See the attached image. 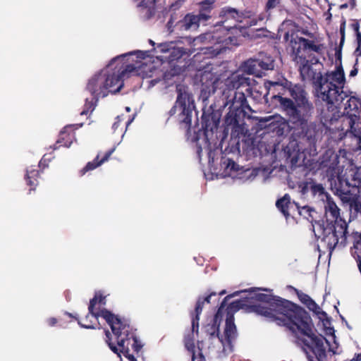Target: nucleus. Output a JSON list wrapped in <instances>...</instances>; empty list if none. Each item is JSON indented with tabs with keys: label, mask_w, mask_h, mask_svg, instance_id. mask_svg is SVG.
Instances as JSON below:
<instances>
[{
	"label": "nucleus",
	"mask_w": 361,
	"mask_h": 361,
	"mask_svg": "<svg viewBox=\"0 0 361 361\" xmlns=\"http://www.w3.org/2000/svg\"><path fill=\"white\" fill-rule=\"evenodd\" d=\"M294 60L299 65L302 80L312 82L316 86L318 98L336 106L342 103L347 94L343 90L345 78L341 66L323 76L321 73L322 64L317 59L312 58L309 61L302 56H295Z\"/></svg>",
	"instance_id": "1"
},
{
	"label": "nucleus",
	"mask_w": 361,
	"mask_h": 361,
	"mask_svg": "<svg viewBox=\"0 0 361 361\" xmlns=\"http://www.w3.org/2000/svg\"><path fill=\"white\" fill-rule=\"evenodd\" d=\"M135 54V51L112 59L99 73L95 74L87 85V90L96 101L109 93L118 92L124 85V80L135 71V65L128 56Z\"/></svg>",
	"instance_id": "2"
},
{
	"label": "nucleus",
	"mask_w": 361,
	"mask_h": 361,
	"mask_svg": "<svg viewBox=\"0 0 361 361\" xmlns=\"http://www.w3.org/2000/svg\"><path fill=\"white\" fill-rule=\"evenodd\" d=\"M256 312L277 324L286 326L296 336L317 338L309 314L300 307L284 300L272 303L270 307H257Z\"/></svg>",
	"instance_id": "3"
},
{
	"label": "nucleus",
	"mask_w": 361,
	"mask_h": 361,
	"mask_svg": "<svg viewBox=\"0 0 361 361\" xmlns=\"http://www.w3.org/2000/svg\"><path fill=\"white\" fill-rule=\"evenodd\" d=\"M200 82V96L203 100L207 99L211 94L219 90L225 100L224 106L252 111L245 94L235 91L240 87L250 85V79L244 74L235 73L226 79L221 80L214 73L205 71L201 75Z\"/></svg>",
	"instance_id": "4"
},
{
	"label": "nucleus",
	"mask_w": 361,
	"mask_h": 361,
	"mask_svg": "<svg viewBox=\"0 0 361 361\" xmlns=\"http://www.w3.org/2000/svg\"><path fill=\"white\" fill-rule=\"evenodd\" d=\"M266 87L269 92L275 87H283L288 91L292 99L284 97L280 94L273 96V99L279 102L281 111L288 118H303L307 114H312L314 105L309 99L308 94L302 85L293 84L288 81H286L284 84L268 81L266 82Z\"/></svg>",
	"instance_id": "5"
},
{
	"label": "nucleus",
	"mask_w": 361,
	"mask_h": 361,
	"mask_svg": "<svg viewBox=\"0 0 361 361\" xmlns=\"http://www.w3.org/2000/svg\"><path fill=\"white\" fill-rule=\"evenodd\" d=\"M295 344L308 361H326L328 354L339 355L342 352L337 340H295Z\"/></svg>",
	"instance_id": "6"
},
{
	"label": "nucleus",
	"mask_w": 361,
	"mask_h": 361,
	"mask_svg": "<svg viewBox=\"0 0 361 361\" xmlns=\"http://www.w3.org/2000/svg\"><path fill=\"white\" fill-rule=\"evenodd\" d=\"M322 231V242L325 243L330 253L338 244L344 246L346 240L347 224L345 221H338V225L327 224L326 226L319 225Z\"/></svg>",
	"instance_id": "7"
},
{
	"label": "nucleus",
	"mask_w": 361,
	"mask_h": 361,
	"mask_svg": "<svg viewBox=\"0 0 361 361\" xmlns=\"http://www.w3.org/2000/svg\"><path fill=\"white\" fill-rule=\"evenodd\" d=\"M178 97L171 113L179 112V119L187 124L191 123L192 111L194 107L192 97L182 85L177 86Z\"/></svg>",
	"instance_id": "8"
},
{
	"label": "nucleus",
	"mask_w": 361,
	"mask_h": 361,
	"mask_svg": "<svg viewBox=\"0 0 361 361\" xmlns=\"http://www.w3.org/2000/svg\"><path fill=\"white\" fill-rule=\"evenodd\" d=\"M220 32L216 30V32H207L194 38V45L202 44L207 45L204 48L207 49H212V51L215 54H218L227 47L229 42H231V37H222Z\"/></svg>",
	"instance_id": "9"
},
{
	"label": "nucleus",
	"mask_w": 361,
	"mask_h": 361,
	"mask_svg": "<svg viewBox=\"0 0 361 361\" xmlns=\"http://www.w3.org/2000/svg\"><path fill=\"white\" fill-rule=\"evenodd\" d=\"M97 316H100L106 320L116 336L120 337L125 335L126 338H135L133 335L129 337L130 325L127 320L119 317L105 308L99 310Z\"/></svg>",
	"instance_id": "10"
},
{
	"label": "nucleus",
	"mask_w": 361,
	"mask_h": 361,
	"mask_svg": "<svg viewBox=\"0 0 361 361\" xmlns=\"http://www.w3.org/2000/svg\"><path fill=\"white\" fill-rule=\"evenodd\" d=\"M311 116L312 114H307L303 118L288 119L296 128L301 130L302 136L312 145L317 142L321 133L315 123L309 121Z\"/></svg>",
	"instance_id": "11"
},
{
	"label": "nucleus",
	"mask_w": 361,
	"mask_h": 361,
	"mask_svg": "<svg viewBox=\"0 0 361 361\" xmlns=\"http://www.w3.org/2000/svg\"><path fill=\"white\" fill-rule=\"evenodd\" d=\"M338 156L331 150H328L323 155L320 166L322 169H326V176L331 180L337 178L338 181L343 179V167L339 164Z\"/></svg>",
	"instance_id": "12"
},
{
	"label": "nucleus",
	"mask_w": 361,
	"mask_h": 361,
	"mask_svg": "<svg viewBox=\"0 0 361 361\" xmlns=\"http://www.w3.org/2000/svg\"><path fill=\"white\" fill-rule=\"evenodd\" d=\"M219 17L222 19L221 23L224 27L221 32H225L235 27L237 23L242 22L245 19V13L234 8L227 6L221 9Z\"/></svg>",
	"instance_id": "13"
},
{
	"label": "nucleus",
	"mask_w": 361,
	"mask_h": 361,
	"mask_svg": "<svg viewBox=\"0 0 361 361\" xmlns=\"http://www.w3.org/2000/svg\"><path fill=\"white\" fill-rule=\"evenodd\" d=\"M347 93L346 92H345ZM347 96L343 99L342 103L338 106L336 104L326 102L328 104H332L335 106V109H337V112L340 111V109L343 107V111L341 112L343 114V118L344 117H353V114L360 115L361 114V102L358 100L354 96Z\"/></svg>",
	"instance_id": "14"
},
{
	"label": "nucleus",
	"mask_w": 361,
	"mask_h": 361,
	"mask_svg": "<svg viewBox=\"0 0 361 361\" xmlns=\"http://www.w3.org/2000/svg\"><path fill=\"white\" fill-rule=\"evenodd\" d=\"M209 18V15L205 13H200L197 15L188 13L180 21V28L185 31L197 30L200 23L206 22Z\"/></svg>",
	"instance_id": "15"
},
{
	"label": "nucleus",
	"mask_w": 361,
	"mask_h": 361,
	"mask_svg": "<svg viewBox=\"0 0 361 361\" xmlns=\"http://www.w3.org/2000/svg\"><path fill=\"white\" fill-rule=\"evenodd\" d=\"M290 44L295 56H300L301 49L305 50L308 49L317 53H320L322 49V45L317 44L314 42L308 40L303 37H294L290 40Z\"/></svg>",
	"instance_id": "16"
},
{
	"label": "nucleus",
	"mask_w": 361,
	"mask_h": 361,
	"mask_svg": "<svg viewBox=\"0 0 361 361\" xmlns=\"http://www.w3.org/2000/svg\"><path fill=\"white\" fill-rule=\"evenodd\" d=\"M324 208L327 224L338 225V221H343L340 218L339 208L329 195H326Z\"/></svg>",
	"instance_id": "17"
},
{
	"label": "nucleus",
	"mask_w": 361,
	"mask_h": 361,
	"mask_svg": "<svg viewBox=\"0 0 361 361\" xmlns=\"http://www.w3.org/2000/svg\"><path fill=\"white\" fill-rule=\"evenodd\" d=\"M185 346L188 351L191 353V361H206V359L202 352L203 346L202 340H186Z\"/></svg>",
	"instance_id": "18"
},
{
	"label": "nucleus",
	"mask_w": 361,
	"mask_h": 361,
	"mask_svg": "<svg viewBox=\"0 0 361 361\" xmlns=\"http://www.w3.org/2000/svg\"><path fill=\"white\" fill-rule=\"evenodd\" d=\"M350 173L353 182L350 185L357 188L358 195L356 198L355 197H345V201L349 202L351 207L355 204L356 209H358V204H360V198H361V171L357 169L356 170H351Z\"/></svg>",
	"instance_id": "19"
},
{
	"label": "nucleus",
	"mask_w": 361,
	"mask_h": 361,
	"mask_svg": "<svg viewBox=\"0 0 361 361\" xmlns=\"http://www.w3.org/2000/svg\"><path fill=\"white\" fill-rule=\"evenodd\" d=\"M353 117H344L342 118V121L348 125L350 133L359 138V147L361 148V116L357 114H353Z\"/></svg>",
	"instance_id": "20"
},
{
	"label": "nucleus",
	"mask_w": 361,
	"mask_h": 361,
	"mask_svg": "<svg viewBox=\"0 0 361 361\" xmlns=\"http://www.w3.org/2000/svg\"><path fill=\"white\" fill-rule=\"evenodd\" d=\"M114 152V148H111L105 152L104 156L100 158L101 154L99 153L94 159L92 161H89L85 167H83L80 173L81 176L85 175L87 171H92L101 166L105 161H108L112 153Z\"/></svg>",
	"instance_id": "21"
},
{
	"label": "nucleus",
	"mask_w": 361,
	"mask_h": 361,
	"mask_svg": "<svg viewBox=\"0 0 361 361\" xmlns=\"http://www.w3.org/2000/svg\"><path fill=\"white\" fill-rule=\"evenodd\" d=\"M216 295L215 293H212L203 299L202 298L198 299L197 304H196L195 310V316L192 317V330L193 332H195V331L197 332V331H198L199 319H200L199 317H200V314L202 313L204 303L205 302L209 303L210 302L211 297L212 295Z\"/></svg>",
	"instance_id": "22"
},
{
	"label": "nucleus",
	"mask_w": 361,
	"mask_h": 361,
	"mask_svg": "<svg viewBox=\"0 0 361 361\" xmlns=\"http://www.w3.org/2000/svg\"><path fill=\"white\" fill-rule=\"evenodd\" d=\"M295 203L291 202L290 197L286 194L283 197L278 200L276 205L281 212L287 218L290 215V210L293 207Z\"/></svg>",
	"instance_id": "23"
},
{
	"label": "nucleus",
	"mask_w": 361,
	"mask_h": 361,
	"mask_svg": "<svg viewBox=\"0 0 361 361\" xmlns=\"http://www.w3.org/2000/svg\"><path fill=\"white\" fill-rule=\"evenodd\" d=\"M215 346L219 357H225L231 354L233 350L232 340H216Z\"/></svg>",
	"instance_id": "24"
},
{
	"label": "nucleus",
	"mask_w": 361,
	"mask_h": 361,
	"mask_svg": "<svg viewBox=\"0 0 361 361\" xmlns=\"http://www.w3.org/2000/svg\"><path fill=\"white\" fill-rule=\"evenodd\" d=\"M269 14L267 13V11L262 12L253 16L250 15V13H245V18H249V20L247 22V25L249 27L264 25L269 18Z\"/></svg>",
	"instance_id": "25"
},
{
	"label": "nucleus",
	"mask_w": 361,
	"mask_h": 361,
	"mask_svg": "<svg viewBox=\"0 0 361 361\" xmlns=\"http://www.w3.org/2000/svg\"><path fill=\"white\" fill-rule=\"evenodd\" d=\"M243 69L248 74L255 75L257 77L262 76L258 59H250L247 60L244 63Z\"/></svg>",
	"instance_id": "26"
},
{
	"label": "nucleus",
	"mask_w": 361,
	"mask_h": 361,
	"mask_svg": "<svg viewBox=\"0 0 361 361\" xmlns=\"http://www.w3.org/2000/svg\"><path fill=\"white\" fill-rule=\"evenodd\" d=\"M73 133H68L65 130H61L58 140L54 145V149L56 150L61 146L69 147L73 142Z\"/></svg>",
	"instance_id": "27"
},
{
	"label": "nucleus",
	"mask_w": 361,
	"mask_h": 361,
	"mask_svg": "<svg viewBox=\"0 0 361 361\" xmlns=\"http://www.w3.org/2000/svg\"><path fill=\"white\" fill-rule=\"evenodd\" d=\"M224 335L225 338H234L238 336L236 326L234 324V317L231 314L228 315L226 319Z\"/></svg>",
	"instance_id": "28"
},
{
	"label": "nucleus",
	"mask_w": 361,
	"mask_h": 361,
	"mask_svg": "<svg viewBox=\"0 0 361 361\" xmlns=\"http://www.w3.org/2000/svg\"><path fill=\"white\" fill-rule=\"evenodd\" d=\"M97 303L101 304V305H105L106 304V298L105 296H103L101 293H96L93 298H92L90 301V305L88 307L89 313L97 319L99 316H97V314L99 312H95L94 311V307L97 305Z\"/></svg>",
	"instance_id": "29"
},
{
	"label": "nucleus",
	"mask_w": 361,
	"mask_h": 361,
	"mask_svg": "<svg viewBox=\"0 0 361 361\" xmlns=\"http://www.w3.org/2000/svg\"><path fill=\"white\" fill-rule=\"evenodd\" d=\"M39 176V171L37 169L27 170L25 175V180L27 184L30 186V190H35L38 184V178Z\"/></svg>",
	"instance_id": "30"
},
{
	"label": "nucleus",
	"mask_w": 361,
	"mask_h": 361,
	"mask_svg": "<svg viewBox=\"0 0 361 361\" xmlns=\"http://www.w3.org/2000/svg\"><path fill=\"white\" fill-rule=\"evenodd\" d=\"M259 63L260 72L262 70H272L274 68V61L270 58L267 57L264 60L258 59Z\"/></svg>",
	"instance_id": "31"
},
{
	"label": "nucleus",
	"mask_w": 361,
	"mask_h": 361,
	"mask_svg": "<svg viewBox=\"0 0 361 361\" xmlns=\"http://www.w3.org/2000/svg\"><path fill=\"white\" fill-rule=\"evenodd\" d=\"M129 340H121L118 342V345L121 348L120 351L130 361H135V357L133 354L129 353V350L128 348L125 347L126 341H128Z\"/></svg>",
	"instance_id": "32"
},
{
	"label": "nucleus",
	"mask_w": 361,
	"mask_h": 361,
	"mask_svg": "<svg viewBox=\"0 0 361 361\" xmlns=\"http://www.w3.org/2000/svg\"><path fill=\"white\" fill-rule=\"evenodd\" d=\"M186 51L183 47H176L175 45L172 50H171L170 58L171 60L177 59L180 58L184 54H185Z\"/></svg>",
	"instance_id": "33"
},
{
	"label": "nucleus",
	"mask_w": 361,
	"mask_h": 361,
	"mask_svg": "<svg viewBox=\"0 0 361 361\" xmlns=\"http://www.w3.org/2000/svg\"><path fill=\"white\" fill-rule=\"evenodd\" d=\"M174 45H175V44L173 42H164V43L159 44L156 49L158 50L157 52H161V53L170 52L171 50H172V49L173 48Z\"/></svg>",
	"instance_id": "34"
},
{
	"label": "nucleus",
	"mask_w": 361,
	"mask_h": 361,
	"mask_svg": "<svg viewBox=\"0 0 361 361\" xmlns=\"http://www.w3.org/2000/svg\"><path fill=\"white\" fill-rule=\"evenodd\" d=\"M255 298L258 300H260V301H265V302H269V304L267 305V307H270V305L272 304V302H270V296L269 295H265V294H263V293H259V294H257L255 295ZM279 300H281V299L280 300H276L275 302H273V303H275V302H277ZM260 305H258V307H259ZM262 307H267V305H261ZM257 307V306H255L254 307V311L257 314H259L257 312H256V308Z\"/></svg>",
	"instance_id": "35"
},
{
	"label": "nucleus",
	"mask_w": 361,
	"mask_h": 361,
	"mask_svg": "<svg viewBox=\"0 0 361 361\" xmlns=\"http://www.w3.org/2000/svg\"><path fill=\"white\" fill-rule=\"evenodd\" d=\"M223 166H225L226 172L225 176H231L230 171L236 170V164L231 159H227L223 161Z\"/></svg>",
	"instance_id": "36"
},
{
	"label": "nucleus",
	"mask_w": 361,
	"mask_h": 361,
	"mask_svg": "<svg viewBox=\"0 0 361 361\" xmlns=\"http://www.w3.org/2000/svg\"><path fill=\"white\" fill-rule=\"evenodd\" d=\"M121 340H106V343L110 348V349L115 353H116L119 357L121 348L118 345V342H119Z\"/></svg>",
	"instance_id": "37"
},
{
	"label": "nucleus",
	"mask_w": 361,
	"mask_h": 361,
	"mask_svg": "<svg viewBox=\"0 0 361 361\" xmlns=\"http://www.w3.org/2000/svg\"><path fill=\"white\" fill-rule=\"evenodd\" d=\"M313 305L314 306L310 305L308 307L310 311L314 312L319 319H323L324 317H326V312H324L315 302H313Z\"/></svg>",
	"instance_id": "38"
},
{
	"label": "nucleus",
	"mask_w": 361,
	"mask_h": 361,
	"mask_svg": "<svg viewBox=\"0 0 361 361\" xmlns=\"http://www.w3.org/2000/svg\"><path fill=\"white\" fill-rule=\"evenodd\" d=\"M313 305L314 306L310 305L308 307L310 311L314 312L319 319H323L324 317H326V312H324L315 302H313Z\"/></svg>",
	"instance_id": "39"
},
{
	"label": "nucleus",
	"mask_w": 361,
	"mask_h": 361,
	"mask_svg": "<svg viewBox=\"0 0 361 361\" xmlns=\"http://www.w3.org/2000/svg\"><path fill=\"white\" fill-rule=\"evenodd\" d=\"M95 104L92 101H89L86 99L85 104L82 111L80 112V115H87L89 112H92L94 109Z\"/></svg>",
	"instance_id": "40"
},
{
	"label": "nucleus",
	"mask_w": 361,
	"mask_h": 361,
	"mask_svg": "<svg viewBox=\"0 0 361 361\" xmlns=\"http://www.w3.org/2000/svg\"><path fill=\"white\" fill-rule=\"evenodd\" d=\"M47 325L50 327L62 326L63 325V319L61 318L49 317L46 321Z\"/></svg>",
	"instance_id": "41"
},
{
	"label": "nucleus",
	"mask_w": 361,
	"mask_h": 361,
	"mask_svg": "<svg viewBox=\"0 0 361 361\" xmlns=\"http://www.w3.org/2000/svg\"><path fill=\"white\" fill-rule=\"evenodd\" d=\"M284 118L282 116H281L280 115L275 114L273 116H269L260 118L259 119V122H269V121H272L273 120H274L275 121L279 123Z\"/></svg>",
	"instance_id": "42"
},
{
	"label": "nucleus",
	"mask_w": 361,
	"mask_h": 361,
	"mask_svg": "<svg viewBox=\"0 0 361 361\" xmlns=\"http://www.w3.org/2000/svg\"><path fill=\"white\" fill-rule=\"evenodd\" d=\"M298 296H299L300 301L303 304H305L307 307V308L310 305L314 306L313 302L314 301L309 295L304 294V293H301Z\"/></svg>",
	"instance_id": "43"
},
{
	"label": "nucleus",
	"mask_w": 361,
	"mask_h": 361,
	"mask_svg": "<svg viewBox=\"0 0 361 361\" xmlns=\"http://www.w3.org/2000/svg\"><path fill=\"white\" fill-rule=\"evenodd\" d=\"M281 3V0H268L266 6H265V11H268L271 9L275 8L277 6L279 5Z\"/></svg>",
	"instance_id": "44"
},
{
	"label": "nucleus",
	"mask_w": 361,
	"mask_h": 361,
	"mask_svg": "<svg viewBox=\"0 0 361 361\" xmlns=\"http://www.w3.org/2000/svg\"><path fill=\"white\" fill-rule=\"evenodd\" d=\"M328 324H329V326H327L326 324H324V323L323 324L324 336H333L334 338H336V336L334 335L335 331H334V328L330 326L329 323Z\"/></svg>",
	"instance_id": "45"
},
{
	"label": "nucleus",
	"mask_w": 361,
	"mask_h": 361,
	"mask_svg": "<svg viewBox=\"0 0 361 361\" xmlns=\"http://www.w3.org/2000/svg\"><path fill=\"white\" fill-rule=\"evenodd\" d=\"M312 192L316 195V194H323L324 188L321 184H314L311 187Z\"/></svg>",
	"instance_id": "46"
},
{
	"label": "nucleus",
	"mask_w": 361,
	"mask_h": 361,
	"mask_svg": "<svg viewBox=\"0 0 361 361\" xmlns=\"http://www.w3.org/2000/svg\"><path fill=\"white\" fill-rule=\"evenodd\" d=\"M355 54L357 56H361V42L357 43V47L356 48V49L355 51Z\"/></svg>",
	"instance_id": "47"
},
{
	"label": "nucleus",
	"mask_w": 361,
	"mask_h": 361,
	"mask_svg": "<svg viewBox=\"0 0 361 361\" xmlns=\"http://www.w3.org/2000/svg\"><path fill=\"white\" fill-rule=\"evenodd\" d=\"M239 293H240V292H239V291H236V292H235L233 295H228V296H226V297L224 298V300L223 302L221 303V306L220 309H221V308L224 305V303H225L226 300L228 298H231V297H233V296L238 295H239Z\"/></svg>",
	"instance_id": "48"
},
{
	"label": "nucleus",
	"mask_w": 361,
	"mask_h": 361,
	"mask_svg": "<svg viewBox=\"0 0 361 361\" xmlns=\"http://www.w3.org/2000/svg\"><path fill=\"white\" fill-rule=\"evenodd\" d=\"M350 361H361V352L355 353L354 357Z\"/></svg>",
	"instance_id": "49"
},
{
	"label": "nucleus",
	"mask_w": 361,
	"mask_h": 361,
	"mask_svg": "<svg viewBox=\"0 0 361 361\" xmlns=\"http://www.w3.org/2000/svg\"><path fill=\"white\" fill-rule=\"evenodd\" d=\"M78 324H79L81 326H82V327H84V328H86V329H93V328H94V326H93L92 324H84V323H82V322H80H80H78Z\"/></svg>",
	"instance_id": "50"
},
{
	"label": "nucleus",
	"mask_w": 361,
	"mask_h": 361,
	"mask_svg": "<svg viewBox=\"0 0 361 361\" xmlns=\"http://www.w3.org/2000/svg\"><path fill=\"white\" fill-rule=\"evenodd\" d=\"M210 5H211V3H209V1H204V2H202V7L203 8H205V9H207V8H209Z\"/></svg>",
	"instance_id": "51"
},
{
	"label": "nucleus",
	"mask_w": 361,
	"mask_h": 361,
	"mask_svg": "<svg viewBox=\"0 0 361 361\" xmlns=\"http://www.w3.org/2000/svg\"><path fill=\"white\" fill-rule=\"evenodd\" d=\"M116 119L118 120L117 121H116L114 125H113V128L116 130L118 127V124H119V122L121 121V117L120 116H117Z\"/></svg>",
	"instance_id": "52"
},
{
	"label": "nucleus",
	"mask_w": 361,
	"mask_h": 361,
	"mask_svg": "<svg viewBox=\"0 0 361 361\" xmlns=\"http://www.w3.org/2000/svg\"><path fill=\"white\" fill-rule=\"evenodd\" d=\"M135 116V114H133V117L131 118H129L126 122V129L128 128L129 125L133 122L134 118Z\"/></svg>",
	"instance_id": "53"
},
{
	"label": "nucleus",
	"mask_w": 361,
	"mask_h": 361,
	"mask_svg": "<svg viewBox=\"0 0 361 361\" xmlns=\"http://www.w3.org/2000/svg\"><path fill=\"white\" fill-rule=\"evenodd\" d=\"M353 27L356 32H360V30H359L360 25H359L358 23H355L353 24Z\"/></svg>",
	"instance_id": "54"
},
{
	"label": "nucleus",
	"mask_w": 361,
	"mask_h": 361,
	"mask_svg": "<svg viewBox=\"0 0 361 361\" xmlns=\"http://www.w3.org/2000/svg\"><path fill=\"white\" fill-rule=\"evenodd\" d=\"M357 74V69L354 68L350 73V76L353 77Z\"/></svg>",
	"instance_id": "55"
},
{
	"label": "nucleus",
	"mask_w": 361,
	"mask_h": 361,
	"mask_svg": "<svg viewBox=\"0 0 361 361\" xmlns=\"http://www.w3.org/2000/svg\"><path fill=\"white\" fill-rule=\"evenodd\" d=\"M212 152H209V164H211L214 161V157H212Z\"/></svg>",
	"instance_id": "56"
},
{
	"label": "nucleus",
	"mask_w": 361,
	"mask_h": 361,
	"mask_svg": "<svg viewBox=\"0 0 361 361\" xmlns=\"http://www.w3.org/2000/svg\"><path fill=\"white\" fill-rule=\"evenodd\" d=\"M239 304H240L239 301L234 302L231 305V308H238L239 307Z\"/></svg>",
	"instance_id": "57"
},
{
	"label": "nucleus",
	"mask_w": 361,
	"mask_h": 361,
	"mask_svg": "<svg viewBox=\"0 0 361 361\" xmlns=\"http://www.w3.org/2000/svg\"><path fill=\"white\" fill-rule=\"evenodd\" d=\"M356 39H357V43L361 42V32H356Z\"/></svg>",
	"instance_id": "58"
},
{
	"label": "nucleus",
	"mask_w": 361,
	"mask_h": 361,
	"mask_svg": "<svg viewBox=\"0 0 361 361\" xmlns=\"http://www.w3.org/2000/svg\"><path fill=\"white\" fill-rule=\"evenodd\" d=\"M210 328H211V330L212 331L211 332V336H214L215 331H216V327L214 326H212Z\"/></svg>",
	"instance_id": "59"
},
{
	"label": "nucleus",
	"mask_w": 361,
	"mask_h": 361,
	"mask_svg": "<svg viewBox=\"0 0 361 361\" xmlns=\"http://www.w3.org/2000/svg\"><path fill=\"white\" fill-rule=\"evenodd\" d=\"M138 62L137 61V74H140L141 66H137Z\"/></svg>",
	"instance_id": "60"
},
{
	"label": "nucleus",
	"mask_w": 361,
	"mask_h": 361,
	"mask_svg": "<svg viewBox=\"0 0 361 361\" xmlns=\"http://www.w3.org/2000/svg\"><path fill=\"white\" fill-rule=\"evenodd\" d=\"M351 7L354 8L355 6V0H351Z\"/></svg>",
	"instance_id": "61"
},
{
	"label": "nucleus",
	"mask_w": 361,
	"mask_h": 361,
	"mask_svg": "<svg viewBox=\"0 0 361 361\" xmlns=\"http://www.w3.org/2000/svg\"><path fill=\"white\" fill-rule=\"evenodd\" d=\"M136 54H137V58H138V57L141 56L142 52L137 50Z\"/></svg>",
	"instance_id": "62"
},
{
	"label": "nucleus",
	"mask_w": 361,
	"mask_h": 361,
	"mask_svg": "<svg viewBox=\"0 0 361 361\" xmlns=\"http://www.w3.org/2000/svg\"><path fill=\"white\" fill-rule=\"evenodd\" d=\"M133 348H135V339L133 340V343L131 344Z\"/></svg>",
	"instance_id": "63"
},
{
	"label": "nucleus",
	"mask_w": 361,
	"mask_h": 361,
	"mask_svg": "<svg viewBox=\"0 0 361 361\" xmlns=\"http://www.w3.org/2000/svg\"><path fill=\"white\" fill-rule=\"evenodd\" d=\"M347 7H348V4H344L341 6V8H345Z\"/></svg>",
	"instance_id": "64"
}]
</instances>
